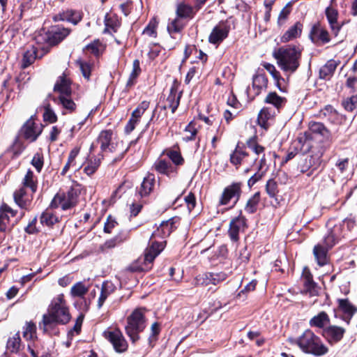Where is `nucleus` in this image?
<instances>
[{"label":"nucleus","instance_id":"f257e3e1","mask_svg":"<svg viewBox=\"0 0 357 357\" xmlns=\"http://www.w3.org/2000/svg\"><path fill=\"white\" fill-rule=\"evenodd\" d=\"M71 316L69 308L64 298V295L60 294L54 297L48 307L47 314H45L39 326L45 332L54 324H66L69 322Z\"/></svg>","mask_w":357,"mask_h":357},{"label":"nucleus","instance_id":"f03ea898","mask_svg":"<svg viewBox=\"0 0 357 357\" xmlns=\"http://www.w3.org/2000/svg\"><path fill=\"white\" fill-rule=\"evenodd\" d=\"M302 50L300 46H282L273 52V57L278 67L285 73L291 75L300 66Z\"/></svg>","mask_w":357,"mask_h":357},{"label":"nucleus","instance_id":"7ed1b4c3","mask_svg":"<svg viewBox=\"0 0 357 357\" xmlns=\"http://www.w3.org/2000/svg\"><path fill=\"white\" fill-rule=\"evenodd\" d=\"M296 343L300 349L306 354L314 356H321L328 353V347L323 343L319 337L310 330H306L297 339Z\"/></svg>","mask_w":357,"mask_h":357},{"label":"nucleus","instance_id":"20e7f679","mask_svg":"<svg viewBox=\"0 0 357 357\" xmlns=\"http://www.w3.org/2000/svg\"><path fill=\"white\" fill-rule=\"evenodd\" d=\"M144 308L135 309L127 318L126 332L133 343L139 339V333L145 328Z\"/></svg>","mask_w":357,"mask_h":357},{"label":"nucleus","instance_id":"39448f33","mask_svg":"<svg viewBox=\"0 0 357 357\" xmlns=\"http://www.w3.org/2000/svg\"><path fill=\"white\" fill-rule=\"evenodd\" d=\"M165 244V241L156 242L151 240L149 245L144 251L143 264L139 266H130L128 268V270L131 272H136L146 271L151 269V264L155 258L163 250Z\"/></svg>","mask_w":357,"mask_h":357},{"label":"nucleus","instance_id":"423d86ee","mask_svg":"<svg viewBox=\"0 0 357 357\" xmlns=\"http://www.w3.org/2000/svg\"><path fill=\"white\" fill-rule=\"evenodd\" d=\"M231 30L230 24L227 20L219 22L211 30L208 36V42L211 44L218 46L226 39Z\"/></svg>","mask_w":357,"mask_h":357},{"label":"nucleus","instance_id":"0eeeda50","mask_svg":"<svg viewBox=\"0 0 357 357\" xmlns=\"http://www.w3.org/2000/svg\"><path fill=\"white\" fill-rule=\"evenodd\" d=\"M77 196L69 191L67 194L57 193L50 204L52 208H61L62 210H67L76 204Z\"/></svg>","mask_w":357,"mask_h":357},{"label":"nucleus","instance_id":"6e6552de","mask_svg":"<svg viewBox=\"0 0 357 357\" xmlns=\"http://www.w3.org/2000/svg\"><path fill=\"white\" fill-rule=\"evenodd\" d=\"M42 131V124L36 123L32 117L24 123L20 130L23 137L31 142H35Z\"/></svg>","mask_w":357,"mask_h":357},{"label":"nucleus","instance_id":"1a4fd4ad","mask_svg":"<svg viewBox=\"0 0 357 357\" xmlns=\"http://www.w3.org/2000/svg\"><path fill=\"white\" fill-rule=\"evenodd\" d=\"M338 307L335 312V317H340L347 324H349L354 314L357 312V307L348 299H338Z\"/></svg>","mask_w":357,"mask_h":357},{"label":"nucleus","instance_id":"9d476101","mask_svg":"<svg viewBox=\"0 0 357 357\" xmlns=\"http://www.w3.org/2000/svg\"><path fill=\"white\" fill-rule=\"evenodd\" d=\"M128 150V146H125L123 141L116 138L102 153L110 157L114 162H117L123 158Z\"/></svg>","mask_w":357,"mask_h":357},{"label":"nucleus","instance_id":"9b49d317","mask_svg":"<svg viewBox=\"0 0 357 357\" xmlns=\"http://www.w3.org/2000/svg\"><path fill=\"white\" fill-rule=\"evenodd\" d=\"M241 187L242 183L240 182L233 183L226 187L220 197V204L227 205L232 199H235L234 203L236 204L241 197Z\"/></svg>","mask_w":357,"mask_h":357},{"label":"nucleus","instance_id":"f8f14e48","mask_svg":"<svg viewBox=\"0 0 357 357\" xmlns=\"http://www.w3.org/2000/svg\"><path fill=\"white\" fill-rule=\"evenodd\" d=\"M104 334L105 338L112 344L117 352L121 353L127 349V342L119 329L105 331Z\"/></svg>","mask_w":357,"mask_h":357},{"label":"nucleus","instance_id":"ddd939ff","mask_svg":"<svg viewBox=\"0 0 357 357\" xmlns=\"http://www.w3.org/2000/svg\"><path fill=\"white\" fill-rule=\"evenodd\" d=\"M178 84L175 81L172 84L169 93L167 97L164 105L162 106V109H171L172 112L174 113L178 108L181 97V92L178 91Z\"/></svg>","mask_w":357,"mask_h":357},{"label":"nucleus","instance_id":"4468645a","mask_svg":"<svg viewBox=\"0 0 357 357\" xmlns=\"http://www.w3.org/2000/svg\"><path fill=\"white\" fill-rule=\"evenodd\" d=\"M327 226L328 227V232L324 237V242L328 246L333 247L341 236H344V229L341 222L333 224V221H329L327 223Z\"/></svg>","mask_w":357,"mask_h":357},{"label":"nucleus","instance_id":"2eb2a0df","mask_svg":"<svg viewBox=\"0 0 357 357\" xmlns=\"http://www.w3.org/2000/svg\"><path fill=\"white\" fill-rule=\"evenodd\" d=\"M245 222V218L242 216L236 217L231 220L228 234L232 241L237 242L239 240V233L243 231L246 227Z\"/></svg>","mask_w":357,"mask_h":357},{"label":"nucleus","instance_id":"dca6fc26","mask_svg":"<svg viewBox=\"0 0 357 357\" xmlns=\"http://www.w3.org/2000/svg\"><path fill=\"white\" fill-rule=\"evenodd\" d=\"M69 33V29L61 26H56L45 34L44 39L47 40L50 45H53L60 43Z\"/></svg>","mask_w":357,"mask_h":357},{"label":"nucleus","instance_id":"f3484780","mask_svg":"<svg viewBox=\"0 0 357 357\" xmlns=\"http://www.w3.org/2000/svg\"><path fill=\"white\" fill-rule=\"evenodd\" d=\"M54 91L58 93V96L72 95L71 80L66 74L58 77L54 86Z\"/></svg>","mask_w":357,"mask_h":357},{"label":"nucleus","instance_id":"a211bd4d","mask_svg":"<svg viewBox=\"0 0 357 357\" xmlns=\"http://www.w3.org/2000/svg\"><path fill=\"white\" fill-rule=\"evenodd\" d=\"M54 102L62 108L63 115L71 114L77 109V105L72 98V95L58 96L57 98H54Z\"/></svg>","mask_w":357,"mask_h":357},{"label":"nucleus","instance_id":"6ab92c4d","mask_svg":"<svg viewBox=\"0 0 357 357\" xmlns=\"http://www.w3.org/2000/svg\"><path fill=\"white\" fill-rule=\"evenodd\" d=\"M153 168L158 173L165 174L167 176H174L176 174V167L164 159H158L153 165Z\"/></svg>","mask_w":357,"mask_h":357},{"label":"nucleus","instance_id":"aec40b11","mask_svg":"<svg viewBox=\"0 0 357 357\" xmlns=\"http://www.w3.org/2000/svg\"><path fill=\"white\" fill-rule=\"evenodd\" d=\"M332 247L328 246L324 242L319 243L314 247L313 254L319 266H323L328 261V251Z\"/></svg>","mask_w":357,"mask_h":357},{"label":"nucleus","instance_id":"412c9836","mask_svg":"<svg viewBox=\"0 0 357 357\" xmlns=\"http://www.w3.org/2000/svg\"><path fill=\"white\" fill-rule=\"evenodd\" d=\"M345 333V329L337 326H329L323 331V335L328 340L330 343H336L342 340Z\"/></svg>","mask_w":357,"mask_h":357},{"label":"nucleus","instance_id":"4be33fe9","mask_svg":"<svg viewBox=\"0 0 357 357\" xmlns=\"http://www.w3.org/2000/svg\"><path fill=\"white\" fill-rule=\"evenodd\" d=\"M303 280L305 291L310 296H316L319 294V287L312 280V275L310 271L305 268L303 273Z\"/></svg>","mask_w":357,"mask_h":357},{"label":"nucleus","instance_id":"5701e85b","mask_svg":"<svg viewBox=\"0 0 357 357\" xmlns=\"http://www.w3.org/2000/svg\"><path fill=\"white\" fill-rule=\"evenodd\" d=\"M310 37L314 43H327L330 41L328 32L320 25L313 26Z\"/></svg>","mask_w":357,"mask_h":357},{"label":"nucleus","instance_id":"b1692460","mask_svg":"<svg viewBox=\"0 0 357 357\" xmlns=\"http://www.w3.org/2000/svg\"><path fill=\"white\" fill-rule=\"evenodd\" d=\"M326 15L330 24L331 32L336 36L342 26V24L337 21L338 13L335 8L328 7L326 10Z\"/></svg>","mask_w":357,"mask_h":357},{"label":"nucleus","instance_id":"393cba45","mask_svg":"<svg viewBox=\"0 0 357 357\" xmlns=\"http://www.w3.org/2000/svg\"><path fill=\"white\" fill-rule=\"evenodd\" d=\"M16 212L6 204L0 206V231H4L9 223L10 218L14 217Z\"/></svg>","mask_w":357,"mask_h":357},{"label":"nucleus","instance_id":"a878e982","mask_svg":"<svg viewBox=\"0 0 357 357\" xmlns=\"http://www.w3.org/2000/svg\"><path fill=\"white\" fill-rule=\"evenodd\" d=\"M175 219L176 218H171L161 222L157 230L153 233L152 236L154 238L156 236H160L162 238L168 236L175 228Z\"/></svg>","mask_w":357,"mask_h":357},{"label":"nucleus","instance_id":"bb28decb","mask_svg":"<svg viewBox=\"0 0 357 357\" xmlns=\"http://www.w3.org/2000/svg\"><path fill=\"white\" fill-rule=\"evenodd\" d=\"M321 164L320 158L314 155H308L305 159L303 164L300 165L301 172L304 173L308 170H311L310 173L307 175H310L314 170L317 169Z\"/></svg>","mask_w":357,"mask_h":357},{"label":"nucleus","instance_id":"cd10ccee","mask_svg":"<svg viewBox=\"0 0 357 357\" xmlns=\"http://www.w3.org/2000/svg\"><path fill=\"white\" fill-rule=\"evenodd\" d=\"M303 24L297 22L291 26L281 37V42L287 43L296 39L301 35Z\"/></svg>","mask_w":357,"mask_h":357},{"label":"nucleus","instance_id":"c85d7f7f","mask_svg":"<svg viewBox=\"0 0 357 357\" xmlns=\"http://www.w3.org/2000/svg\"><path fill=\"white\" fill-rule=\"evenodd\" d=\"M275 114V111L268 107H263L258 114V124L265 130L268 129V121L271 119Z\"/></svg>","mask_w":357,"mask_h":357},{"label":"nucleus","instance_id":"c756f323","mask_svg":"<svg viewBox=\"0 0 357 357\" xmlns=\"http://www.w3.org/2000/svg\"><path fill=\"white\" fill-rule=\"evenodd\" d=\"M116 139L111 130H105L100 132L98 142L100 144V149L104 152L107 147Z\"/></svg>","mask_w":357,"mask_h":357},{"label":"nucleus","instance_id":"7c9ffc66","mask_svg":"<svg viewBox=\"0 0 357 357\" xmlns=\"http://www.w3.org/2000/svg\"><path fill=\"white\" fill-rule=\"evenodd\" d=\"M116 289V287L111 282H105L101 286L100 294L98 300V307L100 308L107 297L111 295Z\"/></svg>","mask_w":357,"mask_h":357},{"label":"nucleus","instance_id":"2f4dec72","mask_svg":"<svg viewBox=\"0 0 357 357\" xmlns=\"http://www.w3.org/2000/svg\"><path fill=\"white\" fill-rule=\"evenodd\" d=\"M155 185V176L153 174H148L143 180L139 193L141 197L149 195L153 190Z\"/></svg>","mask_w":357,"mask_h":357},{"label":"nucleus","instance_id":"473e14b6","mask_svg":"<svg viewBox=\"0 0 357 357\" xmlns=\"http://www.w3.org/2000/svg\"><path fill=\"white\" fill-rule=\"evenodd\" d=\"M248 156V153L238 144L230 155V162L235 166H239Z\"/></svg>","mask_w":357,"mask_h":357},{"label":"nucleus","instance_id":"72a5a7b5","mask_svg":"<svg viewBox=\"0 0 357 357\" xmlns=\"http://www.w3.org/2000/svg\"><path fill=\"white\" fill-rule=\"evenodd\" d=\"M185 24L184 20L176 17L167 24V31L172 38H175V35L181 33Z\"/></svg>","mask_w":357,"mask_h":357},{"label":"nucleus","instance_id":"f704fd0d","mask_svg":"<svg viewBox=\"0 0 357 357\" xmlns=\"http://www.w3.org/2000/svg\"><path fill=\"white\" fill-rule=\"evenodd\" d=\"M264 102L273 105L278 112L280 108L284 106L287 100L285 98L278 96L276 92H270L265 98Z\"/></svg>","mask_w":357,"mask_h":357},{"label":"nucleus","instance_id":"c9c22d12","mask_svg":"<svg viewBox=\"0 0 357 357\" xmlns=\"http://www.w3.org/2000/svg\"><path fill=\"white\" fill-rule=\"evenodd\" d=\"M6 349L13 354H20L22 349L21 339L19 332L8 338L6 343Z\"/></svg>","mask_w":357,"mask_h":357},{"label":"nucleus","instance_id":"e433bc0d","mask_svg":"<svg viewBox=\"0 0 357 357\" xmlns=\"http://www.w3.org/2000/svg\"><path fill=\"white\" fill-rule=\"evenodd\" d=\"M268 79L264 75H256L252 78V88L255 91V96L259 95L263 89L267 86Z\"/></svg>","mask_w":357,"mask_h":357},{"label":"nucleus","instance_id":"4c0bfd02","mask_svg":"<svg viewBox=\"0 0 357 357\" xmlns=\"http://www.w3.org/2000/svg\"><path fill=\"white\" fill-rule=\"evenodd\" d=\"M22 185L24 188H29L31 191L34 193L37 190L38 181L36 177L34 176L33 172L29 169L24 177L22 179Z\"/></svg>","mask_w":357,"mask_h":357},{"label":"nucleus","instance_id":"58836bf2","mask_svg":"<svg viewBox=\"0 0 357 357\" xmlns=\"http://www.w3.org/2000/svg\"><path fill=\"white\" fill-rule=\"evenodd\" d=\"M59 19L77 24L82 20V15L79 11L67 10L59 14Z\"/></svg>","mask_w":357,"mask_h":357},{"label":"nucleus","instance_id":"ea45409f","mask_svg":"<svg viewBox=\"0 0 357 357\" xmlns=\"http://www.w3.org/2000/svg\"><path fill=\"white\" fill-rule=\"evenodd\" d=\"M23 337L28 341H34L37 339L36 326L32 321H26L22 328Z\"/></svg>","mask_w":357,"mask_h":357},{"label":"nucleus","instance_id":"a19ab883","mask_svg":"<svg viewBox=\"0 0 357 357\" xmlns=\"http://www.w3.org/2000/svg\"><path fill=\"white\" fill-rule=\"evenodd\" d=\"M337 68V63L334 60H329L319 70V77L321 79H328L333 75Z\"/></svg>","mask_w":357,"mask_h":357},{"label":"nucleus","instance_id":"79ce46f5","mask_svg":"<svg viewBox=\"0 0 357 357\" xmlns=\"http://www.w3.org/2000/svg\"><path fill=\"white\" fill-rule=\"evenodd\" d=\"M329 322L330 319L328 315L325 312H321L310 319V325L317 328H324L329 324Z\"/></svg>","mask_w":357,"mask_h":357},{"label":"nucleus","instance_id":"37998d69","mask_svg":"<svg viewBox=\"0 0 357 357\" xmlns=\"http://www.w3.org/2000/svg\"><path fill=\"white\" fill-rule=\"evenodd\" d=\"M88 291L89 287L82 282H78L72 286L70 294L73 298H84Z\"/></svg>","mask_w":357,"mask_h":357},{"label":"nucleus","instance_id":"c03bdc74","mask_svg":"<svg viewBox=\"0 0 357 357\" xmlns=\"http://www.w3.org/2000/svg\"><path fill=\"white\" fill-rule=\"evenodd\" d=\"M309 130L312 133L320 135L325 138H328L330 135L328 130L320 122H310L309 123Z\"/></svg>","mask_w":357,"mask_h":357},{"label":"nucleus","instance_id":"a18cd8bd","mask_svg":"<svg viewBox=\"0 0 357 357\" xmlns=\"http://www.w3.org/2000/svg\"><path fill=\"white\" fill-rule=\"evenodd\" d=\"M42 55H38L36 47H32L31 49L26 50L23 56V68H26L31 65L35 59L38 57H41Z\"/></svg>","mask_w":357,"mask_h":357},{"label":"nucleus","instance_id":"49530a36","mask_svg":"<svg viewBox=\"0 0 357 357\" xmlns=\"http://www.w3.org/2000/svg\"><path fill=\"white\" fill-rule=\"evenodd\" d=\"M260 201V193H255L247 202L245 211L248 213H254L257 211L258 204Z\"/></svg>","mask_w":357,"mask_h":357},{"label":"nucleus","instance_id":"de8ad7c7","mask_svg":"<svg viewBox=\"0 0 357 357\" xmlns=\"http://www.w3.org/2000/svg\"><path fill=\"white\" fill-rule=\"evenodd\" d=\"M194 15L191 6L185 4H180L176 9V17L185 21L186 18H192Z\"/></svg>","mask_w":357,"mask_h":357},{"label":"nucleus","instance_id":"09e8293b","mask_svg":"<svg viewBox=\"0 0 357 357\" xmlns=\"http://www.w3.org/2000/svg\"><path fill=\"white\" fill-rule=\"evenodd\" d=\"M26 192L24 187H22L14 192L15 202L22 208H26L28 202L25 199Z\"/></svg>","mask_w":357,"mask_h":357},{"label":"nucleus","instance_id":"8fccbe9b","mask_svg":"<svg viewBox=\"0 0 357 357\" xmlns=\"http://www.w3.org/2000/svg\"><path fill=\"white\" fill-rule=\"evenodd\" d=\"M149 102L142 101L137 107V108L132 112L130 119L136 121L137 123H139L142 116L145 112V111L149 108Z\"/></svg>","mask_w":357,"mask_h":357},{"label":"nucleus","instance_id":"3c124183","mask_svg":"<svg viewBox=\"0 0 357 357\" xmlns=\"http://www.w3.org/2000/svg\"><path fill=\"white\" fill-rule=\"evenodd\" d=\"M40 221L43 225L50 227L58 222V218L51 211L46 210L41 214Z\"/></svg>","mask_w":357,"mask_h":357},{"label":"nucleus","instance_id":"603ef678","mask_svg":"<svg viewBox=\"0 0 357 357\" xmlns=\"http://www.w3.org/2000/svg\"><path fill=\"white\" fill-rule=\"evenodd\" d=\"M100 158L90 159L86 165L84 167V172L88 176L93 175L100 165Z\"/></svg>","mask_w":357,"mask_h":357},{"label":"nucleus","instance_id":"864d4df0","mask_svg":"<svg viewBox=\"0 0 357 357\" xmlns=\"http://www.w3.org/2000/svg\"><path fill=\"white\" fill-rule=\"evenodd\" d=\"M212 278V273H207L205 274L199 275L195 278V285L207 286L210 284H213V281L211 280Z\"/></svg>","mask_w":357,"mask_h":357},{"label":"nucleus","instance_id":"5fc2aeb1","mask_svg":"<svg viewBox=\"0 0 357 357\" xmlns=\"http://www.w3.org/2000/svg\"><path fill=\"white\" fill-rule=\"evenodd\" d=\"M140 73L141 68L139 61L138 59H135L132 63V70L130 74V77L128 80L127 85H132L134 83V79H135L139 75Z\"/></svg>","mask_w":357,"mask_h":357},{"label":"nucleus","instance_id":"6e6d98bb","mask_svg":"<svg viewBox=\"0 0 357 357\" xmlns=\"http://www.w3.org/2000/svg\"><path fill=\"white\" fill-rule=\"evenodd\" d=\"M246 144L248 147L256 155H260L261 153H264L265 149L264 146L259 145L257 142V139L255 137L250 138L247 142Z\"/></svg>","mask_w":357,"mask_h":357},{"label":"nucleus","instance_id":"4d7b16f0","mask_svg":"<svg viewBox=\"0 0 357 357\" xmlns=\"http://www.w3.org/2000/svg\"><path fill=\"white\" fill-rule=\"evenodd\" d=\"M80 149L79 147H75L73 148L68 155V162L70 164V165L75 168V170H78L81 168L82 165L80 164H77L76 162V158L77 157L79 153Z\"/></svg>","mask_w":357,"mask_h":357},{"label":"nucleus","instance_id":"13d9d810","mask_svg":"<svg viewBox=\"0 0 357 357\" xmlns=\"http://www.w3.org/2000/svg\"><path fill=\"white\" fill-rule=\"evenodd\" d=\"M321 115L327 117L331 121H335L337 118L338 114L331 105H326L320 111V116Z\"/></svg>","mask_w":357,"mask_h":357},{"label":"nucleus","instance_id":"bf43d9fd","mask_svg":"<svg viewBox=\"0 0 357 357\" xmlns=\"http://www.w3.org/2000/svg\"><path fill=\"white\" fill-rule=\"evenodd\" d=\"M342 106L349 112H352L357 108V95L345 99L342 102Z\"/></svg>","mask_w":357,"mask_h":357},{"label":"nucleus","instance_id":"052dcab7","mask_svg":"<svg viewBox=\"0 0 357 357\" xmlns=\"http://www.w3.org/2000/svg\"><path fill=\"white\" fill-rule=\"evenodd\" d=\"M264 68L273 76V79L276 81L277 85L279 87L280 85V79H283L279 71H278L275 67L271 63H265L264 64Z\"/></svg>","mask_w":357,"mask_h":357},{"label":"nucleus","instance_id":"680f3d73","mask_svg":"<svg viewBox=\"0 0 357 357\" xmlns=\"http://www.w3.org/2000/svg\"><path fill=\"white\" fill-rule=\"evenodd\" d=\"M185 135L183 139L185 141H190L195 139L197 133V129L196 128L194 123H190L185 129Z\"/></svg>","mask_w":357,"mask_h":357},{"label":"nucleus","instance_id":"e2e57ef3","mask_svg":"<svg viewBox=\"0 0 357 357\" xmlns=\"http://www.w3.org/2000/svg\"><path fill=\"white\" fill-rule=\"evenodd\" d=\"M77 64L79 65V67L80 68V70L82 73L83 77L89 80L90 79L91 76V65L87 62H84L82 61H78Z\"/></svg>","mask_w":357,"mask_h":357},{"label":"nucleus","instance_id":"0e129e2a","mask_svg":"<svg viewBox=\"0 0 357 357\" xmlns=\"http://www.w3.org/2000/svg\"><path fill=\"white\" fill-rule=\"evenodd\" d=\"M266 191L271 197H274L278 193L277 183L273 179H269L266 185Z\"/></svg>","mask_w":357,"mask_h":357},{"label":"nucleus","instance_id":"69168bd1","mask_svg":"<svg viewBox=\"0 0 357 357\" xmlns=\"http://www.w3.org/2000/svg\"><path fill=\"white\" fill-rule=\"evenodd\" d=\"M167 155L169 159L174 163L176 165H182L183 162V158H182L181 153L177 151L172 150L168 151Z\"/></svg>","mask_w":357,"mask_h":357},{"label":"nucleus","instance_id":"338daca9","mask_svg":"<svg viewBox=\"0 0 357 357\" xmlns=\"http://www.w3.org/2000/svg\"><path fill=\"white\" fill-rule=\"evenodd\" d=\"M31 165L40 172L43 167V156L41 153H36L32 160Z\"/></svg>","mask_w":357,"mask_h":357},{"label":"nucleus","instance_id":"774afa93","mask_svg":"<svg viewBox=\"0 0 357 357\" xmlns=\"http://www.w3.org/2000/svg\"><path fill=\"white\" fill-rule=\"evenodd\" d=\"M43 118L45 121H49L50 123H54L57 121L56 115L49 106L45 107Z\"/></svg>","mask_w":357,"mask_h":357}]
</instances>
